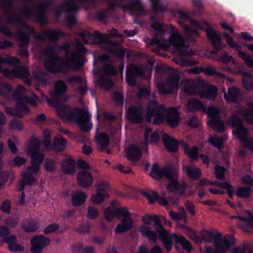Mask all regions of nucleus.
<instances>
[{
    "label": "nucleus",
    "instance_id": "obj_22",
    "mask_svg": "<svg viewBox=\"0 0 253 253\" xmlns=\"http://www.w3.org/2000/svg\"><path fill=\"white\" fill-rule=\"evenodd\" d=\"M200 83H196L191 81H183L181 84L183 86V91L187 94L194 95L197 94L200 89Z\"/></svg>",
    "mask_w": 253,
    "mask_h": 253
},
{
    "label": "nucleus",
    "instance_id": "obj_56",
    "mask_svg": "<svg viewBox=\"0 0 253 253\" xmlns=\"http://www.w3.org/2000/svg\"><path fill=\"white\" fill-rule=\"evenodd\" d=\"M59 226L56 223H52L48 225L43 230V232L45 234H48L53 233L56 231Z\"/></svg>",
    "mask_w": 253,
    "mask_h": 253
},
{
    "label": "nucleus",
    "instance_id": "obj_64",
    "mask_svg": "<svg viewBox=\"0 0 253 253\" xmlns=\"http://www.w3.org/2000/svg\"><path fill=\"white\" fill-rule=\"evenodd\" d=\"M219 61L222 62H230L235 63V61L233 60L232 57L231 55H229L226 52H225L220 57Z\"/></svg>",
    "mask_w": 253,
    "mask_h": 253
},
{
    "label": "nucleus",
    "instance_id": "obj_49",
    "mask_svg": "<svg viewBox=\"0 0 253 253\" xmlns=\"http://www.w3.org/2000/svg\"><path fill=\"white\" fill-rule=\"evenodd\" d=\"M44 168L46 171L52 172L56 169V163L53 160L47 159L44 163Z\"/></svg>",
    "mask_w": 253,
    "mask_h": 253
},
{
    "label": "nucleus",
    "instance_id": "obj_9",
    "mask_svg": "<svg viewBox=\"0 0 253 253\" xmlns=\"http://www.w3.org/2000/svg\"><path fill=\"white\" fill-rule=\"evenodd\" d=\"M158 235L161 241L168 252H169L172 248V239L176 244H180L183 249L187 252L192 250V246L189 241L186 240L182 235H177L175 234H170L164 228H161L158 230Z\"/></svg>",
    "mask_w": 253,
    "mask_h": 253
},
{
    "label": "nucleus",
    "instance_id": "obj_39",
    "mask_svg": "<svg viewBox=\"0 0 253 253\" xmlns=\"http://www.w3.org/2000/svg\"><path fill=\"white\" fill-rule=\"evenodd\" d=\"M203 106V104L200 101L192 99L188 100L187 109L189 111L192 112L202 109Z\"/></svg>",
    "mask_w": 253,
    "mask_h": 253
},
{
    "label": "nucleus",
    "instance_id": "obj_51",
    "mask_svg": "<svg viewBox=\"0 0 253 253\" xmlns=\"http://www.w3.org/2000/svg\"><path fill=\"white\" fill-rule=\"evenodd\" d=\"M43 144L45 148L48 149L51 143V132L49 129L43 130Z\"/></svg>",
    "mask_w": 253,
    "mask_h": 253
},
{
    "label": "nucleus",
    "instance_id": "obj_26",
    "mask_svg": "<svg viewBox=\"0 0 253 253\" xmlns=\"http://www.w3.org/2000/svg\"><path fill=\"white\" fill-rule=\"evenodd\" d=\"M123 8L136 15L142 14L145 12L139 0H133L130 2L128 6H123Z\"/></svg>",
    "mask_w": 253,
    "mask_h": 253
},
{
    "label": "nucleus",
    "instance_id": "obj_60",
    "mask_svg": "<svg viewBox=\"0 0 253 253\" xmlns=\"http://www.w3.org/2000/svg\"><path fill=\"white\" fill-rule=\"evenodd\" d=\"M150 94V87H147L145 88H141L137 93L138 98L147 97Z\"/></svg>",
    "mask_w": 253,
    "mask_h": 253
},
{
    "label": "nucleus",
    "instance_id": "obj_37",
    "mask_svg": "<svg viewBox=\"0 0 253 253\" xmlns=\"http://www.w3.org/2000/svg\"><path fill=\"white\" fill-rule=\"evenodd\" d=\"M78 9L77 0H69L63 5L62 10L67 13H73Z\"/></svg>",
    "mask_w": 253,
    "mask_h": 253
},
{
    "label": "nucleus",
    "instance_id": "obj_30",
    "mask_svg": "<svg viewBox=\"0 0 253 253\" xmlns=\"http://www.w3.org/2000/svg\"><path fill=\"white\" fill-rule=\"evenodd\" d=\"M86 200L85 193L83 191H77L72 194V203L75 207L82 205Z\"/></svg>",
    "mask_w": 253,
    "mask_h": 253
},
{
    "label": "nucleus",
    "instance_id": "obj_46",
    "mask_svg": "<svg viewBox=\"0 0 253 253\" xmlns=\"http://www.w3.org/2000/svg\"><path fill=\"white\" fill-rule=\"evenodd\" d=\"M184 29L186 32V40L189 41L190 42H193L194 40L190 37H193L195 36H198L199 34L196 30L192 29L188 26L184 25Z\"/></svg>",
    "mask_w": 253,
    "mask_h": 253
},
{
    "label": "nucleus",
    "instance_id": "obj_21",
    "mask_svg": "<svg viewBox=\"0 0 253 253\" xmlns=\"http://www.w3.org/2000/svg\"><path fill=\"white\" fill-rule=\"evenodd\" d=\"M77 180L80 186L84 188H86L92 185L93 178L90 172L82 170L78 172Z\"/></svg>",
    "mask_w": 253,
    "mask_h": 253
},
{
    "label": "nucleus",
    "instance_id": "obj_7",
    "mask_svg": "<svg viewBox=\"0 0 253 253\" xmlns=\"http://www.w3.org/2000/svg\"><path fill=\"white\" fill-rule=\"evenodd\" d=\"M115 215L121 221L115 229L116 233H123L132 229L133 220L131 214L126 209L116 208L111 206L108 208L104 212L105 218L107 220H112Z\"/></svg>",
    "mask_w": 253,
    "mask_h": 253
},
{
    "label": "nucleus",
    "instance_id": "obj_61",
    "mask_svg": "<svg viewBox=\"0 0 253 253\" xmlns=\"http://www.w3.org/2000/svg\"><path fill=\"white\" fill-rule=\"evenodd\" d=\"M184 206L186 209L189 211V212L191 215L194 216L195 215L196 212L195 211L194 206L192 202L190 201H186L185 203Z\"/></svg>",
    "mask_w": 253,
    "mask_h": 253
},
{
    "label": "nucleus",
    "instance_id": "obj_24",
    "mask_svg": "<svg viewBox=\"0 0 253 253\" xmlns=\"http://www.w3.org/2000/svg\"><path fill=\"white\" fill-rule=\"evenodd\" d=\"M142 74L141 69L136 66H131L127 69L126 75V81L130 86H133L135 85V77L140 75Z\"/></svg>",
    "mask_w": 253,
    "mask_h": 253
},
{
    "label": "nucleus",
    "instance_id": "obj_41",
    "mask_svg": "<svg viewBox=\"0 0 253 253\" xmlns=\"http://www.w3.org/2000/svg\"><path fill=\"white\" fill-rule=\"evenodd\" d=\"M188 175L192 179H197L201 175V170L199 168L194 166H188L186 168Z\"/></svg>",
    "mask_w": 253,
    "mask_h": 253
},
{
    "label": "nucleus",
    "instance_id": "obj_19",
    "mask_svg": "<svg viewBox=\"0 0 253 253\" xmlns=\"http://www.w3.org/2000/svg\"><path fill=\"white\" fill-rule=\"evenodd\" d=\"M216 235L218 238H217L214 241V253H225L228 251L231 247V242L228 239H221V235L219 233Z\"/></svg>",
    "mask_w": 253,
    "mask_h": 253
},
{
    "label": "nucleus",
    "instance_id": "obj_43",
    "mask_svg": "<svg viewBox=\"0 0 253 253\" xmlns=\"http://www.w3.org/2000/svg\"><path fill=\"white\" fill-rule=\"evenodd\" d=\"M169 215L174 220H179L184 219L185 221L187 219L186 212L183 208H182L181 211L179 212H176L172 211H169Z\"/></svg>",
    "mask_w": 253,
    "mask_h": 253
},
{
    "label": "nucleus",
    "instance_id": "obj_15",
    "mask_svg": "<svg viewBox=\"0 0 253 253\" xmlns=\"http://www.w3.org/2000/svg\"><path fill=\"white\" fill-rule=\"evenodd\" d=\"M179 77L174 75L169 77L165 83H160L158 84V88L161 94L166 95L177 91L178 89Z\"/></svg>",
    "mask_w": 253,
    "mask_h": 253
},
{
    "label": "nucleus",
    "instance_id": "obj_4",
    "mask_svg": "<svg viewBox=\"0 0 253 253\" xmlns=\"http://www.w3.org/2000/svg\"><path fill=\"white\" fill-rule=\"evenodd\" d=\"M165 115L166 122L171 127H175L178 125L180 114L176 109L170 107L166 109L164 105H159L155 101H149L146 116L148 122L150 123L153 119L154 124H160L163 121Z\"/></svg>",
    "mask_w": 253,
    "mask_h": 253
},
{
    "label": "nucleus",
    "instance_id": "obj_25",
    "mask_svg": "<svg viewBox=\"0 0 253 253\" xmlns=\"http://www.w3.org/2000/svg\"><path fill=\"white\" fill-rule=\"evenodd\" d=\"M126 157L132 162L138 161L141 157V151L137 146L129 145L126 150Z\"/></svg>",
    "mask_w": 253,
    "mask_h": 253
},
{
    "label": "nucleus",
    "instance_id": "obj_17",
    "mask_svg": "<svg viewBox=\"0 0 253 253\" xmlns=\"http://www.w3.org/2000/svg\"><path fill=\"white\" fill-rule=\"evenodd\" d=\"M50 240L43 235L33 237V253H42L43 248L48 246Z\"/></svg>",
    "mask_w": 253,
    "mask_h": 253
},
{
    "label": "nucleus",
    "instance_id": "obj_62",
    "mask_svg": "<svg viewBox=\"0 0 253 253\" xmlns=\"http://www.w3.org/2000/svg\"><path fill=\"white\" fill-rule=\"evenodd\" d=\"M103 70L105 74L114 75L116 74V70L114 68L109 64H106L104 66Z\"/></svg>",
    "mask_w": 253,
    "mask_h": 253
},
{
    "label": "nucleus",
    "instance_id": "obj_52",
    "mask_svg": "<svg viewBox=\"0 0 253 253\" xmlns=\"http://www.w3.org/2000/svg\"><path fill=\"white\" fill-rule=\"evenodd\" d=\"M142 194L148 199L151 203H154L156 201L157 198H158V194L155 191L143 192Z\"/></svg>",
    "mask_w": 253,
    "mask_h": 253
},
{
    "label": "nucleus",
    "instance_id": "obj_5",
    "mask_svg": "<svg viewBox=\"0 0 253 253\" xmlns=\"http://www.w3.org/2000/svg\"><path fill=\"white\" fill-rule=\"evenodd\" d=\"M150 175L155 179L166 177L169 181L167 186V190L169 192H174L181 196H187L190 195L185 193L187 187L186 183L177 182V171L173 167H169L161 169L157 164H154L152 165Z\"/></svg>",
    "mask_w": 253,
    "mask_h": 253
},
{
    "label": "nucleus",
    "instance_id": "obj_53",
    "mask_svg": "<svg viewBox=\"0 0 253 253\" xmlns=\"http://www.w3.org/2000/svg\"><path fill=\"white\" fill-rule=\"evenodd\" d=\"M100 86L104 89H109L113 86V83L110 78H102L99 81Z\"/></svg>",
    "mask_w": 253,
    "mask_h": 253
},
{
    "label": "nucleus",
    "instance_id": "obj_23",
    "mask_svg": "<svg viewBox=\"0 0 253 253\" xmlns=\"http://www.w3.org/2000/svg\"><path fill=\"white\" fill-rule=\"evenodd\" d=\"M60 35L64 36L63 33L55 30L44 31L40 35L35 34L33 31V37L40 39L42 40L56 41L58 40Z\"/></svg>",
    "mask_w": 253,
    "mask_h": 253
},
{
    "label": "nucleus",
    "instance_id": "obj_57",
    "mask_svg": "<svg viewBox=\"0 0 253 253\" xmlns=\"http://www.w3.org/2000/svg\"><path fill=\"white\" fill-rule=\"evenodd\" d=\"M223 35L226 39L227 43L231 47L236 49L239 48V45L237 43H235L233 39L226 33H223Z\"/></svg>",
    "mask_w": 253,
    "mask_h": 253
},
{
    "label": "nucleus",
    "instance_id": "obj_63",
    "mask_svg": "<svg viewBox=\"0 0 253 253\" xmlns=\"http://www.w3.org/2000/svg\"><path fill=\"white\" fill-rule=\"evenodd\" d=\"M185 71L191 74H198L203 71V68L200 66L195 67L194 68L186 69Z\"/></svg>",
    "mask_w": 253,
    "mask_h": 253
},
{
    "label": "nucleus",
    "instance_id": "obj_12",
    "mask_svg": "<svg viewBox=\"0 0 253 253\" xmlns=\"http://www.w3.org/2000/svg\"><path fill=\"white\" fill-rule=\"evenodd\" d=\"M96 193L90 197V201L95 205H100L105 199L109 197L108 191L110 189L109 184L103 180L98 181L95 185Z\"/></svg>",
    "mask_w": 253,
    "mask_h": 253
},
{
    "label": "nucleus",
    "instance_id": "obj_20",
    "mask_svg": "<svg viewBox=\"0 0 253 253\" xmlns=\"http://www.w3.org/2000/svg\"><path fill=\"white\" fill-rule=\"evenodd\" d=\"M127 119L132 123H139L143 119L142 109L140 106H131L126 112Z\"/></svg>",
    "mask_w": 253,
    "mask_h": 253
},
{
    "label": "nucleus",
    "instance_id": "obj_35",
    "mask_svg": "<svg viewBox=\"0 0 253 253\" xmlns=\"http://www.w3.org/2000/svg\"><path fill=\"white\" fill-rule=\"evenodd\" d=\"M96 140L101 150L105 149L109 143V138L106 133H101L96 135Z\"/></svg>",
    "mask_w": 253,
    "mask_h": 253
},
{
    "label": "nucleus",
    "instance_id": "obj_58",
    "mask_svg": "<svg viewBox=\"0 0 253 253\" xmlns=\"http://www.w3.org/2000/svg\"><path fill=\"white\" fill-rule=\"evenodd\" d=\"M152 3L153 10L155 12H162L164 11L165 7L159 4L160 0H150Z\"/></svg>",
    "mask_w": 253,
    "mask_h": 253
},
{
    "label": "nucleus",
    "instance_id": "obj_47",
    "mask_svg": "<svg viewBox=\"0 0 253 253\" xmlns=\"http://www.w3.org/2000/svg\"><path fill=\"white\" fill-rule=\"evenodd\" d=\"M203 72L207 75L212 76L215 75L220 78H225L224 74L220 73L216 71V69L214 67H210L206 68H203Z\"/></svg>",
    "mask_w": 253,
    "mask_h": 253
},
{
    "label": "nucleus",
    "instance_id": "obj_3",
    "mask_svg": "<svg viewBox=\"0 0 253 253\" xmlns=\"http://www.w3.org/2000/svg\"><path fill=\"white\" fill-rule=\"evenodd\" d=\"M247 105L250 110L245 109L241 107L233 108V114L230 117L228 123L232 127H235L233 133L238 137L243 146L250 147L253 152V138H247L248 130L242 125V119L253 124V102L249 101Z\"/></svg>",
    "mask_w": 253,
    "mask_h": 253
},
{
    "label": "nucleus",
    "instance_id": "obj_55",
    "mask_svg": "<svg viewBox=\"0 0 253 253\" xmlns=\"http://www.w3.org/2000/svg\"><path fill=\"white\" fill-rule=\"evenodd\" d=\"M98 215V212L94 207H89L87 209L86 216L90 219H94Z\"/></svg>",
    "mask_w": 253,
    "mask_h": 253
},
{
    "label": "nucleus",
    "instance_id": "obj_33",
    "mask_svg": "<svg viewBox=\"0 0 253 253\" xmlns=\"http://www.w3.org/2000/svg\"><path fill=\"white\" fill-rule=\"evenodd\" d=\"M142 221L144 223V225L148 226L151 224V221H153L155 223V225L158 226L157 228V232L158 233V230L161 228H164L162 225H161V220L160 218L156 215H145L142 218Z\"/></svg>",
    "mask_w": 253,
    "mask_h": 253
},
{
    "label": "nucleus",
    "instance_id": "obj_34",
    "mask_svg": "<svg viewBox=\"0 0 253 253\" xmlns=\"http://www.w3.org/2000/svg\"><path fill=\"white\" fill-rule=\"evenodd\" d=\"M5 242L8 244V249L12 252H21L23 250V247L16 243V238L15 236H10L5 239Z\"/></svg>",
    "mask_w": 253,
    "mask_h": 253
},
{
    "label": "nucleus",
    "instance_id": "obj_40",
    "mask_svg": "<svg viewBox=\"0 0 253 253\" xmlns=\"http://www.w3.org/2000/svg\"><path fill=\"white\" fill-rule=\"evenodd\" d=\"M67 89V85L62 81H58L54 85V94L58 96L64 93Z\"/></svg>",
    "mask_w": 253,
    "mask_h": 253
},
{
    "label": "nucleus",
    "instance_id": "obj_48",
    "mask_svg": "<svg viewBox=\"0 0 253 253\" xmlns=\"http://www.w3.org/2000/svg\"><path fill=\"white\" fill-rule=\"evenodd\" d=\"M239 56L245 61V63L249 67L253 68V60L247 53L239 50Z\"/></svg>",
    "mask_w": 253,
    "mask_h": 253
},
{
    "label": "nucleus",
    "instance_id": "obj_10",
    "mask_svg": "<svg viewBox=\"0 0 253 253\" xmlns=\"http://www.w3.org/2000/svg\"><path fill=\"white\" fill-rule=\"evenodd\" d=\"M26 90L24 87L19 85L13 93V98L15 100H19L17 103L16 106L14 109L6 108L7 114L21 117V113H27L29 110L28 105L31 104L32 101L30 99L25 96Z\"/></svg>",
    "mask_w": 253,
    "mask_h": 253
},
{
    "label": "nucleus",
    "instance_id": "obj_45",
    "mask_svg": "<svg viewBox=\"0 0 253 253\" xmlns=\"http://www.w3.org/2000/svg\"><path fill=\"white\" fill-rule=\"evenodd\" d=\"M209 142L213 146L217 147L220 150L222 147L223 139L220 137L211 136L209 140Z\"/></svg>",
    "mask_w": 253,
    "mask_h": 253
},
{
    "label": "nucleus",
    "instance_id": "obj_11",
    "mask_svg": "<svg viewBox=\"0 0 253 253\" xmlns=\"http://www.w3.org/2000/svg\"><path fill=\"white\" fill-rule=\"evenodd\" d=\"M195 27L200 29H206L207 35L209 39L211 42L213 47H218V49H221L226 45L221 42V39L215 30L211 27L208 26L207 23L205 22L198 23L194 20L189 19Z\"/></svg>",
    "mask_w": 253,
    "mask_h": 253
},
{
    "label": "nucleus",
    "instance_id": "obj_36",
    "mask_svg": "<svg viewBox=\"0 0 253 253\" xmlns=\"http://www.w3.org/2000/svg\"><path fill=\"white\" fill-rule=\"evenodd\" d=\"M237 74H242L244 76L242 81L243 86L246 90L250 91L253 89V81H251L252 76L250 73L240 71Z\"/></svg>",
    "mask_w": 253,
    "mask_h": 253
},
{
    "label": "nucleus",
    "instance_id": "obj_44",
    "mask_svg": "<svg viewBox=\"0 0 253 253\" xmlns=\"http://www.w3.org/2000/svg\"><path fill=\"white\" fill-rule=\"evenodd\" d=\"M251 191V189L249 187H240L237 189L236 195L238 197L246 198L250 195Z\"/></svg>",
    "mask_w": 253,
    "mask_h": 253
},
{
    "label": "nucleus",
    "instance_id": "obj_6",
    "mask_svg": "<svg viewBox=\"0 0 253 253\" xmlns=\"http://www.w3.org/2000/svg\"><path fill=\"white\" fill-rule=\"evenodd\" d=\"M56 110L60 118L68 121H71L74 114H77V124L84 131H89L92 127V125L90 122V116L84 110L76 108L73 111L69 106L64 105L58 106Z\"/></svg>",
    "mask_w": 253,
    "mask_h": 253
},
{
    "label": "nucleus",
    "instance_id": "obj_59",
    "mask_svg": "<svg viewBox=\"0 0 253 253\" xmlns=\"http://www.w3.org/2000/svg\"><path fill=\"white\" fill-rule=\"evenodd\" d=\"M202 239L206 242L210 243L213 239V234L209 231H204L202 234Z\"/></svg>",
    "mask_w": 253,
    "mask_h": 253
},
{
    "label": "nucleus",
    "instance_id": "obj_54",
    "mask_svg": "<svg viewBox=\"0 0 253 253\" xmlns=\"http://www.w3.org/2000/svg\"><path fill=\"white\" fill-rule=\"evenodd\" d=\"M225 169L222 167H216L215 169V174L216 178L221 180H223L225 179Z\"/></svg>",
    "mask_w": 253,
    "mask_h": 253
},
{
    "label": "nucleus",
    "instance_id": "obj_32",
    "mask_svg": "<svg viewBox=\"0 0 253 253\" xmlns=\"http://www.w3.org/2000/svg\"><path fill=\"white\" fill-rule=\"evenodd\" d=\"M66 140L61 135H57L53 138V149L57 151H63L65 149Z\"/></svg>",
    "mask_w": 253,
    "mask_h": 253
},
{
    "label": "nucleus",
    "instance_id": "obj_29",
    "mask_svg": "<svg viewBox=\"0 0 253 253\" xmlns=\"http://www.w3.org/2000/svg\"><path fill=\"white\" fill-rule=\"evenodd\" d=\"M162 139L166 148L169 151L174 152L177 150V143L167 133H163Z\"/></svg>",
    "mask_w": 253,
    "mask_h": 253
},
{
    "label": "nucleus",
    "instance_id": "obj_18",
    "mask_svg": "<svg viewBox=\"0 0 253 253\" xmlns=\"http://www.w3.org/2000/svg\"><path fill=\"white\" fill-rule=\"evenodd\" d=\"M224 97L227 103H240L242 100V96L239 90L235 87H229L228 93L225 89L223 90Z\"/></svg>",
    "mask_w": 253,
    "mask_h": 253
},
{
    "label": "nucleus",
    "instance_id": "obj_31",
    "mask_svg": "<svg viewBox=\"0 0 253 253\" xmlns=\"http://www.w3.org/2000/svg\"><path fill=\"white\" fill-rule=\"evenodd\" d=\"M139 230L141 234L149 240L155 242L157 240L156 233L153 231L150 227L146 225H143L139 227Z\"/></svg>",
    "mask_w": 253,
    "mask_h": 253
},
{
    "label": "nucleus",
    "instance_id": "obj_14",
    "mask_svg": "<svg viewBox=\"0 0 253 253\" xmlns=\"http://www.w3.org/2000/svg\"><path fill=\"white\" fill-rule=\"evenodd\" d=\"M204 111L210 118L208 121L209 126L219 132H223L225 130L224 125L220 120L219 109L215 107L211 106Z\"/></svg>",
    "mask_w": 253,
    "mask_h": 253
},
{
    "label": "nucleus",
    "instance_id": "obj_27",
    "mask_svg": "<svg viewBox=\"0 0 253 253\" xmlns=\"http://www.w3.org/2000/svg\"><path fill=\"white\" fill-rule=\"evenodd\" d=\"M62 171L66 174H72L75 171V162L70 157H68L61 163Z\"/></svg>",
    "mask_w": 253,
    "mask_h": 253
},
{
    "label": "nucleus",
    "instance_id": "obj_13",
    "mask_svg": "<svg viewBox=\"0 0 253 253\" xmlns=\"http://www.w3.org/2000/svg\"><path fill=\"white\" fill-rule=\"evenodd\" d=\"M41 146V142L37 138L33 137V174L39 171L40 167L45 158Z\"/></svg>",
    "mask_w": 253,
    "mask_h": 253
},
{
    "label": "nucleus",
    "instance_id": "obj_38",
    "mask_svg": "<svg viewBox=\"0 0 253 253\" xmlns=\"http://www.w3.org/2000/svg\"><path fill=\"white\" fill-rule=\"evenodd\" d=\"M23 181L19 185L18 189L22 191L24 188L25 185H30L32 181V172L30 169L24 171L22 173Z\"/></svg>",
    "mask_w": 253,
    "mask_h": 253
},
{
    "label": "nucleus",
    "instance_id": "obj_50",
    "mask_svg": "<svg viewBox=\"0 0 253 253\" xmlns=\"http://www.w3.org/2000/svg\"><path fill=\"white\" fill-rule=\"evenodd\" d=\"M67 82L69 84L75 83L82 85L86 83L85 79L80 76L71 77L67 79Z\"/></svg>",
    "mask_w": 253,
    "mask_h": 253
},
{
    "label": "nucleus",
    "instance_id": "obj_16",
    "mask_svg": "<svg viewBox=\"0 0 253 253\" xmlns=\"http://www.w3.org/2000/svg\"><path fill=\"white\" fill-rule=\"evenodd\" d=\"M217 87L214 85L201 83L198 96L202 99L213 100L217 97Z\"/></svg>",
    "mask_w": 253,
    "mask_h": 253
},
{
    "label": "nucleus",
    "instance_id": "obj_42",
    "mask_svg": "<svg viewBox=\"0 0 253 253\" xmlns=\"http://www.w3.org/2000/svg\"><path fill=\"white\" fill-rule=\"evenodd\" d=\"M245 212L246 216L239 215L237 216V218L240 220L245 221L247 226L253 228V214L248 211Z\"/></svg>",
    "mask_w": 253,
    "mask_h": 253
},
{
    "label": "nucleus",
    "instance_id": "obj_1",
    "mask_svg": "<svg viewBox=\"0 0 253 253\" xmlns=\"http://www.w3.org/2000/svg\"><path fill=\"white\" fill-rule=\"evenodd\" d=\"M70 45L65 43L62 46H53L47 48L44 52L47 58L44 62L45 69L54 73H64L70 70H76L81 66L82 54L85 49L81 42L76 45V52H70Z\"/></svg>",
    "mask_w": 253,
    "mask_h": 253
},
{
    "label": "nucleus",
    "instance_id": "obj_28",
    "mask_svg": "<svg viewBox=\"0 0 253 253\" xmlns=\"http://www.w3.org/2000/svg\"><path fill=\"white\" fill-rule=\"evenodd\" d=\"M181 144L185 153L192 161H196L198 160L199 152L198 147L194 146L190 148L188 145L185 142H182Z\"/></svg>",
    "mask_w": 253,
    "mask_h": 253
},
{
    "label": "nucleus",
    "instance_id": "obj_2",
    "mask_svg": "<svg viewBox=\"0 0 253 253\" xmlns=\"http://www.w3.org/2000/svg\"><path fill=\"white\" fill-rule=\"evenodd\" d=\"M155 37L150 41V44L155 45L162 49H169L172 45L175 51L180 56L179 59L173 58L172 61L176 64L184 66H192L198 64L190 56L195 54L189 48V45L178 31H175L170 35L169 40L165 39V34L160 26V29H156Z\"/></svg>",
    "mask_w": 253,
    "mask_h": 253
},
{
    "label": "nucleus",
    "instance_id": "obj_8",
    "mask_svg": "<svg viewBox=\"0 0 253 253\" xmlns=\"http://www.w3.org/2000/svg\"><path fill=\"white\" fill-rule=\"evenodd\" d=\"M7 64L9 65H17L19 64V59L15 57H11L8 54L0 55V73L2 72L4 76L8 78L17 77L22 79L25 82L28 80L30 73L28 69L24 67H19L12 70L4 69L2 70L1 64Z\"/></svg>",
    "mask_w": 253,
    "mask_h": 253
}]
</instances>
